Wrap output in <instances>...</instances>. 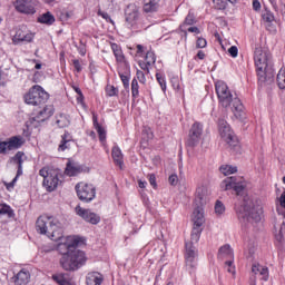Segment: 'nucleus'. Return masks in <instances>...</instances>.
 <instances>
[{
	"label": "nucleus",
	"instance_id": "obj_23",
	"mask_svg": "<svg viewBox=\"0 0 285 285\" xmlns=\"http://www.w3.org/2000/svg\"><path fill=\"white\" fill-rule=\"evenodd\" d=\"M194 226H204L206 218L204 217V208L196 207L193 213Z\"/></svg>",
	"mask_w": 285,
	"mask_h": 285
},
{
	"label": "nucleus",
	"instance_id": "obj_16",
	"mask_svg": "<svg viewBox=\"0 0 285 285\" xmlns=\"http://www.w3.org/2000/svg\"><path fill=\"white\" fill-rule=\"evenodd\" d=\"M52 115H55V107L52 105H47L40 111H38L32 120L41 124L46 121V119H50Z\"/></svg>",
	"mask_w": 285,
	"mask_h": 285
},
{
	"label": "nucleus",
	"instance_id": "obj_59",
	"mask_svg": "<svg viewBox=\"0 0 285 285\" xmlns=\"http://www.w3.org/2000/svg\"><path fill=\"white\" fill-rule=\"evenodd\" d=\"M21 175H23V167L19 166L16 177L12 179V184H17V179H19V177H21Z\"/></svg>",
	"mask_w": 285,
	"mask_h": 285
},
{
	"label": "nucleus",
	"instance_id": "obj_10",
	"mask_svg": "<svg viewBox=\"0 0 285 285\" xmlns=\"http://www.w3.org/2000/svg\"><path fill=\"white\" fill-rule=\"evenodd\" d=\"M220 188L222 190H234L236 195H242V193H244V188H246V183L243 177L232 176L225 178L220 183Z\"/></svg>",
	"mask_w": 285,
	"mask_h": 285
},
{
	"label": "nucleus",
	"instance_id": "obj_19",
	"mask_svg": "<svg viewBox=\"0 0 285 285\" xmlns=\"http://www.w3.org/2000/svg\"><path fill=\"white\" fill-rule=\"evenodd\" d=\"M14 285H27L30 282V272L26 268H22L11 278Z\"/></svg>",
	"mask_w": 285,
	"mask_h": 285
},
{
	"label": "nucleus",
	"instance_id": "obj_4",
	"mask_svg": "<svg viewBox=\"0 0 285 285\" xmlns=\"http://www.w3.org/2000/svg\"><path fill=\"white\" fill-rule=\"evenodd\" d=\"M86 262H88L86 252L77 249V247L69 255L60 257L61 268L71 273H75V271H79V268L86 266Z\"/></svg>",
	"mask_w": 285,
	"mask_h": 285
},
{
	"label": "nucleus",
	"instance_id": "obj_57",
	"mask_svg": "<svg viewBox=\"0 0 285 285\" xmlns=\"http://www.w3.org/2000/svg\"><path fill=\"white\" fill-rule=\"evenodd\" d=\"M284 237H285L284 229L281 228L278 234L275 235V238L279 242V244H282V242H284Z\"/></svg>",
	"mask_w": 285,
	"mask_h": 285
},
{
	"label": "nucleus",
	"instance_id": "obj_39",
	"mask_svg": "<svg viewBox=\"0 0 285 285\" xmlns=\"http://www.w3.org/2000/svg\"><path fill=\"white\" fill-rule=\"evenodd\" d=\"M0 215H7L9 218L14 217V210L8 204H0Z\"/></svg>",
	"mask_w": 285,
	"mask_h": 285
},
{
	"label": "nucleus",
	"instance_id": "obj_6",
	"mask_svg": "<svg viewBox=\"0 0 285 285\" xmlns=\"http://www.w3.org/2000/svg\"><path fill=\"white\" fill-rule=\"evenodd\" d=\"M40 177H43L42 186L48 193H53L56 188L61 186V174L55 169L43 167L39 170Z\"/></svg>",
	"mask_w": 285,
	"mask_h": 285
},
{
	"label": "nucleus",
	"instance_id": "obj_31",
	"mask_svg": "<svg viewBox=\"0 0 285 285\" xmlns=\"http://www.w3.org/2000/svg\"><path fill=\"white\" fill-rule=\"evenodd\" d=\"M21 144H0V155H9L11 150H19Z\"/></svg>",
	"mask_w": 285,
	"mask_h": 285
},
{
	"label": "nucleus",
	"instance_id": "obj_3",
	"mask_svg": "<svg viewBox=\"0 0 285 285\" xmlns=\"http://www.w3.org/2000/svg\"><path fill=\"white\" fill-rule=\"evenodd\" d=\"M254 61L256 66V72L258 77V83H273L275 78V71L271 67V56L264 51L261 47L254 51Z\"/></svg>",
	"mask_w": 285,
	"mask_h": 285
},
{
	"label": "nucleus",
	"instance_id": "obj_46",
	"mask_svg": "<svg viewBox=\"0 0 285 285\" xmlns=\"http://www.w3.org/2000/svg\"><path fill=\"white\" fill-rule=\"evenodd\" d=\"M96 130L99 135V140L100 141H106V129H104V127H101L99 124H97Z\"/></svg>",
	"mask_w": 285,
	"mask_h": 285
},
{
	"label": "nucleus",
	"instance_id": "obj_63",
	"mask_svg": "<svg viewBox=\"0 0 285 285\" xmlns=\"http://www.w3.org/2000/svg\"><path fill=\"white\" fill-rule=\"evenodd\" d=\"M187 30L189 32H194L195 35H199V32H202L197 27H189Z\"/></svg>",
	"mask_w": 285,
	"mask_h": 285
},
{
	"label": "nucleus",
	"instance_id": "obj_9",
	"mask_svg": "<svg viewBox=\"0 0 285 285\" xmlns=\"http://www.w3.org/2000/svg\"><path fill=\"white\" fill-rule=\"evenodd\" d=\"M185 266L189 275L197 271V247L193 243L185 244Z\"/></svg>",
	"mask_w": 285,
	"mask_h": 285
},
{
	"label": "nucleus",
	"instance_id": "obj_26",
	"mask_svg": "<svg viewBox=\"0 0 285 285\" xmlns=\"http://www.w3.org/2000/svg\"><path fill=\"white\" fill-rule=\"evenodd\" d=\"M207 199H208V187H206V186L197 187L196 202H198V204L200 206H204V204H206Z\"/></svg>",
	"mask_w": 285,
	"mask_h": 285
},
{
	"label": "nucleus",
	"instance_id": "obj_30",
	"mask_svg": "<svg viewBox=\"0 0 285 285\" xmlns=\"http://www.w3.org/2000/svg\"><path fill=\"white\" fill-rule=\"evenodd\" d=\"M159 1L161 0H144V12H157L159 10Z\"/></svg>",
	"mask_w": 285,
	"mask_h": 285
},
{
	"label": "nucleus",
	"instance_id": "obj_64",
	"mask_svg": "<svg viewBox=\"0 0 285 285\" xmlns=\"http://www.w3.org/2000/svg\"><path fill=\"white\" fill-rule=\"evenodd\" d=\"M139 188H146L148 186V183L146 180H138Z\"/></svg>",
	"mask_w": 285,
	"mask_h": 285
},
{
	"label": "nucleus",
	"instance_id": "obj_21",
	"mask_svg": "<svg viewBox=\"0 0 285 285\" xmlns=\"http://www.w3.org/2000/svg\"><path fill=\"white\" fill-rule=\"evenodd\" d=\"M87 285H101L104 284V275L99 272H90L86 276Z\"/></svg>",
	"mask_w": 285,
	"mask_h": 285
},
{
	"label": "nucleus",
	"instance_id": "obj_8",
	"mask_svg": "<svg viewBox=\"0 0 285 285\" xmlns=\"http://www.w3.org/2000/svg\"><path fill=\"white\" fill-rule=\"evenodd\" d=\"M77 197L85 204H90L97 197V188L92 184L78 183L75 186Z\"/></svg>",
	"mask_w": 285,
	"mask_h": 285
},
{
	"label": "nucleus",
	"instance_id": "obj_1",
	"mask_svg": "<svg viewBox=\"0 0 285 285\" xmlns=\"http://www.w3.org/2000/svg\"><path fill=\"white\" fill-rule=\"evenodd\" d=\"M36 230L40 235H47L52 242L63 239V225L55 216H39L36 222Z\"/></svg>",
	"mask_w": 285,
	"mask_h": 285
},
{
	"label": "nucleus",
	"instance_id": "obj_15",
	"mask_svg": "<svg viewBox=\"0 0 285 285\" xmlns=\"http://www.w3.org/2000/svg\"><path fill=\"white\" fill-rule=\"evenodd\" d=\"M76 213L79 217L88 222V224L97 225L101 222V217L99 215L92 213L90 209H83L82 207H76Z\"/></svg>",
	"mask_w": 285,
	"mask_h": 285
},
{
	"label": "nucleus",
	"instance_id": "obj_62",
	"mask_svg": "<svg viewBox=\"0 0 285 285\" xmlns=\"http://www.w3.org/2000/svg\"><path fill=\"white\" fill-rule=\"evenodd\" d=\"M75 90L77 95H79L78 101H83V94L81 92V89H79V87H75Z\"/></svg>",
	"mask_w": 285,
	"mask_h": 285
},
{
	"label": "nucleus",
	"instance_id": "obj_35",
	"mask_svg": "<svg viewBox=\"0 0 285 285\" xmlns=\"http://www.w3.org/2000/svg\"><path fill=\"white\" fill-rule=\"evenodd\" d=\"M39 23H46L47 26H52L55 23V16L50 12H46L38 18Z\"/></svg>",
	"mask_w": 285,
	"mask_h": 285
},
{
	"label": "nucleus",
	"instance_id": "obj_53",
	"mask_svg": "<svg viewBox=\"0 0 285 285\" xmlns=\"http://www.w3.org/2000/svg\"><path fill=\"white\" fill-rule=\"evenodd\" d=\"M207 43L208 42L206 41V39L198 38L197 41H196V47L197 48H206Z\"/></svg>",
	"mask_w": 285,
	"mask_h": 285
},
{
	"label": "nucleus",
	"instance_id": "obj_44",
	"mask_svg": "<svg viewBox=\"0 0 285 285\" xmlns=\"http://www.w3.org/2000/svg\"><path fill=\"white\" fill-rule=\"evenodd\" d=\"M70 141H75V138H72V134L65 131V134L61 136L60 144H70Z\"/></svg>",
	"mask_w": 285,
	"mask_h": 285
},
{
	"label": "nucleus",
	"instance_id": "obj_50",
	"mask_svg": "<svg viewBox=\"0 0 285 285\" xmlns=\"http://www.w3.org/2000/svg\"><path fill=\"white\" fill-rule=\"evenodd\" d=\"M119 77H120V79L124 83V87L127 88V89L130 88V78H128V76H126L121 72L119 73Z\"/></svg>",
	"mask_w": 285,
	"mask_h": 285
},
{
	"label": "nucleus",
	"instance_id": "obj_43",
	"mask_svg": "<svg viewBox=\"0 0 285 285\" xmlns=\"http://www.w3.org/2000/svg\"><path fill=\"white\" fill-rule=\"evenodd\" d=\"M156 61L157 58L155 57V52L148 51L145 57V62H147L148 66H153Z\"/></svg>",
	"mask_w": 285,
	"mask_h": 285
},
{
	"label": "nucleus",
	"instance_id": "obj_2",
	"mask_svg": "<svg viewBox=\"0 0 285 285\" xmlns=\"http://www.w3.org/2000/svg\"><path fill=\"white\" fill-rule=\"evenodd\" d=\"M216 95L218 97V101L223 108H230L237 119H242L244 117V105L239 98L234 97L233 92L228 88V85L224 81L216 82Z\"/></svg>",
	"mask_w": 285,
	"mask_h": 285
},
{
	"label": "nucleus",
	"instance_id": "obj_54",
	"mask_svg": "<svg viewBox=\"0 0 285 285\" xmlns=\"http://www.w3.org/2000/svg\"><path fill=\"white\" fill-rule=\"evenodd\" d=\"M228 53L230 55V57H237V55H239V49H237L236 46H232L229 49H228Z\"/></svg>",
	"mask_w": 285,
	"mask_h": 285
},
{
	"label": "nucleus",
	"instance_id": "obj_41",
	"mask_svg": "<svg viewBox=\"0 0 285 285\" xmlns=\"http://www.w3.org/2000/svg\"><path fill=\"white\" fill-rule=\"evenodd\" d=\"M276 81L278 83V88L284 90L285 88V69H281L277 73Z\"/></svg>",
	"mask_w": 285,
	"mask_h": 285
},
{
	"label": "nucleus",
	"instance_id": "obj_34",
	"mask_svg": "<svg viewBox=\"0 0 285 285\" xmlns=\"http://www.w3.org/2000/svg\"><path fill=\"white\" fill-rule=\"evenodd\" d=\"M203 230H204V228H202V226L194 225L193 230H191L190 244H197V242H199Z\"/></svg>",
	"mask_w": 285,
	"mask_h": 285
},
{
	"label": "nucleus",
	"instance_id": "obj_56",
	"mask_svg": "<svg viewBox=\"0 0 285 285\" xmlns=\"http://www.w3.org/2000/svg\"><path fill=\"white\" fill-rule=\"evenodd\" d=\"M149 184L153 188H157V176L155 174H149Z\"/></svg>",
	"mask_w": 285,
	"mask_h": 285
},
{
	"label": "nucleus",
	"instance_id": "obj_36",
	"mask_svg": "<svg viewBox=\"0 0 285 285\" xmlns=\"http://www.w3.org/2000/svg\"><path fill=\"white\" fill-rule=\"evenodd\" d=\"M56 124L59 128H66V127L70 126V119L68 118V116L60 114L56 118Z\"/></svg>",
	"mask_w": 285,
	"mask_h": 285
},
{
	"label": "nucleus",
	"instance_id": "obj_37",
	"mask_svg": "<svg viewBox=\"0 0 285 285\" xmlns=\"http://www.w3.org/2000/svg\"><path fill=\"white\" fill-rule=\"evenodd\" d=\"M219 170L225 177H228V175H235L237 173V166L233 165H223L219 167Z\"/></svg>",
	"mask_w": 285,
	"mask_h": 285
},
{
	"label": "nucleus",
	"instance_id": "obj_27",
	"mask_svg": "<svg viewBox=\"0 0 285 285\" xmlns=\"http://www.w3.org/2000/svg\"><path fill=\"white\" fill-rule=\"evenodd\" d=\"M218 259H235V254L233 253L230 245H223L218 249Z\"/></svg>",
	"mask_w": 285,
	"mask_h": 285
},
{
	"label": "nucleus",
	"instance_id": "obj_55",
	"mask_svg": "<svg viewBox=\"0 0 285 285\" xmlns=\"http://www.w3.org/2000/svg\"><path fill=\"white\" fill-rule=\"evenodd\" d=\"M136 75H137V79H138V81H140V83H146V75L144 73V71L138 70Z\"/></svg>",
	"mask_w": 285,
	"mask_h": 285
},
{
	"label": "nucleus",
	"instance_id": "obj_48",
	"mask_svg": "<svg viewBox=\"0 0 285 285\" xmlns=\"http://www.w3.org/2000/svg\"><path fill=\"white\" fill-rule=\"evenodd\" d=\"M106 92L108 95V97H115L117 96V94L119 92V90L117 88H115V86H107L106 88Z\"/></svg>",
	"mask_w": 285,
	"mask_h": 285
},
{
	"label": "nucleus",
	"instance_id": "obj_32",
	"mask_svg": "<svg viewBox=\"0 0 285 285\" xmlns=\"http://www.w3.org/2000/svg\"><path fill=\"white\" fill-rule=\"evenodd\" d=\"M155 137V135L153 134V129H150V127L145 126L142 128V132H141V144H148L149 141H153V138Z\"/></svg>",
	"mask_w": 285,
	"mask_h": 285
},
{
	"label": "nucleus",
	"instance_id": "obj_38",
	"mask_svg": "<svg viewBox=\"0 0 285 285\" xmlns=\"http://www.w3.org/2000/svg\"><path fill=\"white\" fill-rule=\"evenodd\" d=\"M26 141H28V139L23 138L22 136H12L7 140H2L0 138V144H26Z\"/></svg>",
	"mask_w": 285,
	"mask_h": 285
},
{
	"label": "nucleus",
	"instance_id": "obj_49",
	"mask_svg": "<svg viewBox=\"0 0 285 285\" xmlns=\"http://www.w3.org/2000/svg\"><path fill=\"white\" fill-rule=\"evenodd\" d=\"M225 266L227 267V272H229L232 275H235V265L233 259L226 261Z\"/></svg>",
	"mask_w": 285,
	"mask_h": 285
},
{
	"label": "nucleus",
	"instance_id": "obj_61",
	"mask_svg": "<svg viewBox=\"0 0 285 285\" xmlns=\"http://www.w3.org/2000/svg\"><path fill=\"white\" fill-rule=\"evenodd\" d=\"M72 63L77 72H81V62H79V60H73Z\"/></svg>",
	"mask_w": 285,
	"mask_h": 285
},
{
	"label": "nucleus",
	"instance_id": "obj_42",
	"mask_svg": "<svg viewBox=\"0 0 285 285\" xmlns=\"http://www.w3.org/2000/svg\"><path fill=\"white\" fill-rule=\"evenodd\" d=\"M131 95L134 99H137V97H139V82L137 81V79H134L131 81Z\"/></svg>",
	"mask_w": 285,
	"mask_h": 285
},
{
	"label": "nucleus",
	"instance_id": "obj_13",
	"mask_svg": "<svg viewBox=\"0 0 285 285\" xmlns=\"http://www.w3.org/2000/svg\"><path fill=\"white\" fill-rule=\"evenodd\" d=\"M125 21L127 26H132L137 24V21H139V6L136 3H129L126 9H125Z\"/></svg>",
	"mask_w": 285,
	"mask_h": 285
},
{
	"label": "nucleus",
	"instance_id": "obj_11",
	"mask_svg": "<svg viewBox=\"0 0 285 285\" xmlns=\"http://www.w3.org/2000/svg\"><path fill=\"white\" fill-rule=\"evenodd\" d=\"M81 244V237L79 236H67L57 245V250L62 255V257H66V255H69L72 253L77 246Z\"/></svg>",
	"mask_w": 285,
	"mask_h": 285
},
{
	"label": "nucleus",
	"instance_id": "obj_28",
	"mask_svg": "<svg viewBox=\"0 0 285 285\" xmlns=\"http://www.w3.org/2000/svg\"><path fill=\"white\" fill-rule=\"evenodd\" d=\"M52 279L59 285H75L70 279V275L66 273L53 274Z\"/></svg>",
	"mask_w": 285,
	"mask_h": 285
},
{
	"label": "nucleus",
	"instance_id": "obj_22",
	"mask_svg": "<svg viewBox=\"0 0 285 285\" xmlns=\"http://www.w3.org/2000/svg\"><path fill=\"white\" fill-rule=\"evenodd\" d=\"M82 171H83V167H81L77 163H72V161L67 163L65 173L66 175H68V177H77V175H79V173H82Z\"/></svg>",
	"mask_w": 285,
	"mask_h": 285
},
{
	"label": "nucleus",
	"instance_id": "obj_33",
	"mask_svg": "<svg viewBox=\"0 0 285 285\" xmlns=\"http://www.w3.org/2000/svg\"><path fill=\"white\" fill-rule=\"evenodd\" d=\"M214 213L216 217H224L226 215V205L222 200H216L214 206Z\"/></svg>",
	"mask_w": 285,
	"mask_h": 285
},
{
	"label": "nucleus",
	"instance_id": "obj_24",
	"mask_svg": "<svg viewBox=\"0 0 285 285\" xmlns=\"http://www.w3.org/2000/svg\"><path fill=\"white\" fill-rule=\"evenodd\" d=\"M111 157L116 166H118L120 170H124V154L121 153V149L119 147L115 146L112 148Z\"/></svg>",
	"mask_w": 285,
	"mask_h": 285
},
{
	"label": "nucleus",
	"instance_id": "obj_58",
	"mask_svg": "<svg viewBox=\"0 0 285 285\" xmlns=\"http://www.w3.org/2000/svg\"><path fill=\"white\" fill-rule=\"evenodd\" d=\"M149 66L148 62L146 61H139V67L141 68V70H144L145 72H150V69H149Z\"/></svg>",
	"mask_w": 285,
	"mask_h": 285
},
{
	"label": "nucleus",
	"instance_id": "obj_12",
	"mask_svg": "<svg viewBox=\"0 0 285 285\" xmlns=\"http://www.w3.org/2000/svg\"><path fill=\"white\" fill-rule=\"evenodd\" d=\"M218 132L226 144H235L239 141V138L235 135V132L230 129V126L224 118L218 119Z\"/></svg>",
	"mask_w": 285,
	"mask_h": 285
},
{
	"label": "nucleus",
	"instance_id": "obj_52",
	"mask_svg": "<svg viewBox=\"0 0 285 285\" xmlns=\"http://www.w3.org/2000/svg\"><path fill=\"white\" fill-rule=\"evenodd\" d=\"M218 10H226V1L224 0H214Z\"/></svg>",
	"mask_w": 285,
	"mask_h": 285
},
{
	"label": "nucleus",
	"instance_id": "obj_47",
	"mask_svg": "<svg viewBox=\"0 0 285 285\" xmlns=\"http://www.w3.org/2000/svg\"><path fill=\"white\" fill-rule=\"evenodd\" d=\"M193 24H195V16L189 13V14L185 18V21H184V23L180 26V28H184L185 26H193Z\"/></svg>",
	"mask_w": 285,
	"mask_h": 285
},
{
	"label": "nucleus",
	"instance_id": "obj_14",
	"mask_svg": "<svg viewBox=\"0 0 285 285\" xmlns=\"http://www.w3.org/2000/svg\"><path fill=\"white\" fill-rule=\"evenodd\" d=\"M37 1L35 0H17L16 1V10L21 12L22 14H35L37 10Z\"/></svg>",
	"mask_w": 285,
	"mask_h": 285
},
{
	"label": "nucleus",
	"instance_id": "obj_20",
	"mask_svg": "<svg viewBox=\"0 0 285 285\" xmlns=\"http://www.w3.org/2000/svg\"><path fill=\"white\" fill-rule=\"evenodd\" d=\"M252 273L256 276L259 275L263 282H268V268L262 264L255 263L252 265Z\"/></svg>",
	"mask_w": 285,
	"mask_h": 285
},
{
	"label": "nucleus",
	"instance_id": "obj_40",
	"mask_svg": "<svg viewBox=\"0 0 285 285\" xmlns=\"http://www.w3.org/2000/svg\"><path fill=\"white\" fill-rule=\"evenodd\" d=\"M23 158H26V154L23 151H18L14 157L11 158V161L17 164L18 167H23Z\"/></svg>",
	"mask_w": 285,
	"mask_h": 285
},
{
	"label": "nucleus",
	"instance_id": "obj_51",
	"mask_svg": "<svg viewBox=\"0 0 285 285\" xmlns=\"http://www.w3.org/2000/svg\"><path fill=\"white\" fill-rule=\"evenodd\" d=\"M168 181L170 186H177V184H179V177L177 176V174H171L168 178Z\"/></svg>",
	"mask_w": 285,
	"mask_h": 285
},
{
	"label": "nucleus",
	"instance_id": "obj_60",
	"mask_svg": "<svg viewBox=\"0 0 285 285\" xmlns=\"http://www.w3.org/2000/svg\"><path fill=\"white\" fill-rule=\"evenodd\" d=\"M253 10H255L256 12H258V10H262V3L259 2V0H253Z\"/></svg>",
	"mask_w": 285,
	"mask_h": 285
},
{
	"label": "nucleus",
	"instance_id": "obj_29",
	"mask_svg": "<svg viewBox=\"0 0 285 285\" xmlns=\"http://www.w3.org/2000/svg\"><path fill=\"white\" fill-rule=\"evenodd\" d=\"M262 17H263V21L267 23L266 29L269 32H275V27L273 26V21H275V16L269 10H265Z\"/></svg>",
	"mask_w": 285,
	"mask_h": 285
},
{
	"label": "nucleus",
	"instance_id": "obj_7",
	"mask_svg": "<svg viewBox=\"0 0 285 285\" xmlns=\"http://www.w3.org/2000/svg\"><path fill=\"white\" fill-rule=\"evenodd\" d=\"M49 95L39 85L32 86L28 94L24 95V102L29 106H41L48 101Z\"/></svg>",
	"mask_w": 285,
	"mask_h": 285
},
{
	"label": "nucleus",
	"instance_id": "obj_25",
	"mask_svg": "<svg viewBox=\"0 0 285 285\" xmlns=\"http://www.w3.org/2000/svg\"><path fill=\"white\" fill-rule=\"evenodd\" d=\"M111 50L118 63H124L125 66H128V62L126 61V56H124V51L121 50V47H119V45L111 42Z\"/></svg>",
	"mask_w": 285,
	"mask_h": 285
},
{
	"label": "nucleus",
	"instance_id": "obj_5",
	"mask_svg": "<svg viewBox=\"0 0 285 285\" xmlns=\"http://www.w3.org/2000/svg\"><path fill=\"white\" fill-rule=\"evenodd\" d=\"M236 215L238 219H247V222H262V215H264V207L259 204L250 206L248 203L243 206H235Z\"/></svg>",
	"mask_w": 285,
	"mask_h": 285
},
{
	"label": "nucleus",
	"instance_id": "obj_17",
	"mask_svg": "<svg viewBox=\"0 0 285 285\" xmlns=\"http://www.w3.org/2000/svg\"><path fill=\"white\" fill-rule=\"evenodd\" d=\"M35 39V33L18 29L13 36V43H30Z\"/></svg>",
	"mask_w": 285,
	"mask_h": 285
},
{
	"label": "nucleus",
	"instance_id": "obj_45",
	"mask_svg": "<svg viewBox=\"0 0 285 285\" xmlns=\"http://www.w3.org/2000/svg\"><path fill=\"white\" fill-rule=\"evenodd\" d=\"M156 79L163 90V92H166V78L161 76V73H156Z\"/></svg>",
	"mask_w": 285,
	"mask_h": 285
},
{
	"label": "nucleus",
	"instance_id": "obj_18",
	"mask_svg": "<svg viewBox=\"0 0 285 285\" xmlns=\"http://www.w3.org/2000/svg\"><path fill=\"white\" fill-rule=\"evenodd\" d=\"M203 132L204 126L199 122H195L189 130V141L191 144H199V141H202Z\"/></svg>",
	"mask_w": 285,
	"mask_h": 285
}]
</instances>
